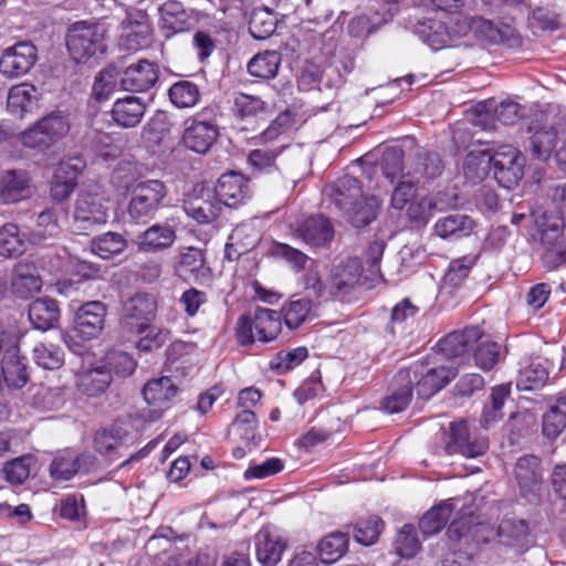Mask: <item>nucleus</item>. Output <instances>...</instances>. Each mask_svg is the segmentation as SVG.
I'll return each mask as SVG.
<instances>
[{
  "instance_id": "f257e3e1",
  "label": "nucleus",
  "mask_w": 566,
  "mask_h": 566,
  "mask_svg": "<svg viewBox=\"0 0 566 566\" xmlns=\"http://www.w3.org/2000/svg\"><path fill=\"white\" fill-rule=\"evenodd\" d=\"M325 195L355 228L370 224L377 216L379 202L375 196H364L360 181L345 175L325 187Z\"/></svg>"
},
{
  "instance_id": "f03ea898",
  "label": "nucleus",
  "mask_w": 566,
  "mask_h": 566,
  "mask_svg": "<svg viewBox=\"0 0 566 566\" xmlns=\"http://www.w3.org/2000/svg\"><path fill=\"white\" fill-rule=\"evenodd\" d=\"M564 221L554 217L537 216L530 232V241L539 254L542 265L547 271L566 266V235Z\"/></svg>"
},
{
  "instance_id": "7ed1b4c3",
  "label": "nucleus",
  "mask_w": 566,
  "mask_h": 566,
  "mask_svg": "<svg viewBox=\"0 0 566 566\" xmlns=\"http://www.w3.org/2000/svg\"><path fill=\"white\" fill-rule=\"evenodd\" d=\"M222 111L210 104L185 120L181 135L184 147L198 155L208 154L220 137Z\"/></svg>"
},
{
  "instance_id": "20e7f679",
  "label": "nucleus",
  "mask_w": 566,
  "mask_h": 566,
  "mask_svg": "<svg viewBox=\"0 0 566 566\" xmlns=\"http://www.w3.org/2000/svg\"><path fill=\"white\" fill-rule=\"evenodd\" d=\"M106 314L107 307L101 301L86 302L77 308L73 326L62 334L64 344L72 353L82 355L84 343L102 334Z\"/></svg>"
},
{
  "instance_id": "39448f33",
  "label": "nucleus",
  "mask_w": 566,
  "mask_h": 566,
  "mask_svg": "<svg viewBox=\"0 0 566 566\" xmlns=\"http://www.w3.org/2000/svg\"><path fill=\"white\" fill-rule=\"evenodd\" d=\"M70 129L69 114L65 111L54 109L22 132L19 139L25 148L45 154L62 142Z\"/></svg>"
},
{
  "instance_id": "423d86ee",
  "label": "nucleus",
  "mask_w": 566,
  "mask_h": 566,
  "mask_svg": "<svg viewBox=\"0 0 566 566\" xmlns=\"http://www.w3.org/2000/svg\"><path fill=\"white\" fill-rule=\"evenodd\" d=\"M281 332V314L277 311L256 306L237 321L235 337L241 346H251L255 340L270 343Z\"/></svg>"
},
{
  "instance_id": "0eeeda50",
  "label": "nucleus",
  "mask_w": 566,
  "mask_h": 566,
  "mask_svg": "<svg viewBox=\"0 0 566 566\" xmlns=\"http://www.w3.org/2000/svg\"><path fill=\"white\" fill-rule=\"evenodd\" d=\"M455 377V370L446 366L432 367L428 361L417 360L398 370V379L409 381L420 399H430Z\"/></svg>"
},
{
  "instance_id": "6e6552de",
  "label": "nucleus",
  "mask_w": 566,
  "mask_h": 566,
  "mask_svg": "<svg viewBox=\"0 0 566 566\" xmlns=\"http://www.w3.org/2000/svg\"><path fill=\"white\" fill-rule=\"evenodd\" d=\"M157 302L146 292H137L122 302L119 331L123 337L132 339L143 335L156 316Z\"/></svg>"
},
{
  "instance_id": "1a4fd4ad",
  "label": "nucleus",
  "mask_w": 566,
  "mask_h": 566,
  "mask_svg": "<svg viewBox=\"0 0 566 566\" xmlns=\"http://www.w3.org/2000/svg\"><path fill=\"white\" fill-rule=\"evenodd\" d=\"M167 193L166 185L158 179L136 184L127 207L129 220L135 223H148L164 206Z\"/></svg>"
},
{
  "instance_id": "9d476101",
  "label": "nucleus",
  "mask_w": 566,
  "mask_h": 566,
  "mask_svg": "<svg viewBox=\"0 0 566 566\" xmlns=\"http://www.w3.org/2000/svg\"><path fill=\"white\" fill-rule=\"evenodd\" d=\"M66 46L73 60L85 62L105 52L104 35L96 23L78 21L69 29Z\"/></svg>"
},
{
  "instance_id": "9b49d317",
  "label": "nucleus",
  "mask_w": 566,
  "mask_h": 566,
  "mask_svg": "<svg viewBox=\"0 0 566 566\" xmlns=\"http://www.w3.org/2000/svg\"><path fill=\"white\" fill-rule=\"evenodd\" d=\"M27 357L20 355V348L13 335L0 331V374L8 387L20 389L29 381Z\"/></svg>"
},
{
  "instance_id": "f8f14e48",
  "label": "nucleus",
  "mask_w": 566,
  "mask_h": 566,
  "mask_svg": "<svg viewBox=\"0 0 566 566\" xmlns=\"http://www.w3.org/2000/svg\"><path fill=\"white\" fill-rule=\"evenodd\" d=\"M413 33L432 50L437 51L450 45L454 39L467 33V25L453 22H443L438 19L427 18L413 25Z\"/></svg>"
},
{
  "instance_id": "ddd939ff",
  "label": "nucleus",
  "mask_w": 566,
  "mask_h": 566,
  "mask_svg": "<svg viewBox=\"0 0 566 566\" xmlns=\"http://www.w3.org/2000/svg\"><path fill=\"white\" fill-rule=\"evenodd\" d=\"M524 155L515 147L505 145L492 155L494 178L503 188L510 189L523 178Z\"/></svg>"
},
{
  "instance_id": "4468645a",
  "label": "nucleus",
  "mask_w": 566,
  "mask_h": 566,
  "mask_svg": "<svg viewBox=\"0 0 566 566\" xmlns=\"http://www.w3.org/2000/svg\"><path fill=\"white\" fill-rule=\"evenodd\" d=\"M449 430L450 436L446 447L449 454L458 453L472 459L484 454L489 449L488 438L471 432L465 420L451 422Z\"/></svg>"
},
{
  "instance_id": "2eb2a0df",
  "label": "nucleus",
  "mask_w": 566,
  "mask_h": 566,
  "mask_svg": "<svg viewBox=\"0 0 566 566\" xmlns=\"http://www.w3.org/2000/svg\"><path fill=\"white\" fill-rule=\"evenodd\" d=\"M38 61V49L30 41L7 48L0 57V73L8 78L28 74Z\"/></svg>"
},
{
  "instance_id": "dca6fc26",
  "label": "nucleus",
  "mask_w": 566,
  "mask_h": 566,
  "mask_svg": "<svg viewBox=\"0 0 566 566\" xmlns=\"http://www.w3.org/2000/svg\"><path fill=\"white\" fill-rule=\"evenodd\" d=\"M107 218V207L101 196L90 192L77 196L73 211V220L77 229L92 230L95 226L105 224Z\"/></svg>"
},
{
  "instance_id": "f3484780",
  "label": "nucleus",
  "mask_w": 566,
  "mask_h": 566,
  "mask_svg": "<svg viewBox=\"0 0 566 566\" xmlns=\"http://www.w3.org/2000/svg\"><path fill=\"white\" fill-rule=\"evenodd\" d=\"M514 474L521 495L531 503L537 502L543 483L539 458L533 454L518 458L514 468Z\"/></svg>"
},
{
  "instance_id": "a211bd4d",
  "label": "nucleus",
  "mask_w": 566,
  "mask_h": 566,
  "mask_svg": "<svg viewBox=\"0 0 566 566\" xmlns=\"http://www.w3.org/2000/svg\"><path fill=\"white\" fill-rule=\"evenodd\" d=\"M119 86L127 92H146L155 86L159 78L158 66L147 60L122 69L118 66Z\"/></svg>"
},
{
  "instance_id": "6ab92c4d",
  "label": "nucleus",
  "mask_w": 566,
  "mask_h": 566,
  "mask_svg": "<svg viewBox=\"0 0 566 566\" xmlns=\"http://www.w3.org/2000/svg\"><path fill=\"white\" fill-rule=\"evenodd\" d=\"M122 45L127 50L137 51L149 45L151 40V23L148 14L143 10L127 13L122 22Z\"/></svg>"
},
{
  "instance_id": "aec40b11",
  "label": "nucleus",
  "mask_w": 566,
  "mask_h": 566,
  "mask_svg": "<svg viewBox=\"0 0 566 566\" xmlns=\"http://www.w3.org/2000/svg\"><path fill=\"white\" fill-rule=\"evenodd\" d=\"M483 336L480 327L470 326L448 334L437 346L446 359L453 360L467 356Z\"/></svg>"
},
{
  "instance_id": "412c9836",
  "label": "nucleus",
  "mask_w": 566,
  "mask_h": 566,
  "mask_svg": "<svg viewBox=\"0 0 566 566\" xmlns=\"http://www.w3.org/2000/svg\"><path fill=\"white\" fill-rule=\"evenodd\" d=\"M212 193L221 202V207H238L249 198L248 180L235 171L223 174L218 179Z\"/></svg>"
},
{
  "instance_id": "4be33fe9",
  "label": "nucleus",
  "mask_w": 566,
  "mask_h": 566,
  "mask_svg": "<svg viewBox=\"0 0 566 566\" xmlns=\"http://www.w3.org/2000/svg\"><path fill=\"white\" fill-rule=\"evenodd\" d=\"M158 10V27L165 39H170L178 33H184L191 29V15L181 2L169 0L163 3Z\"/></svg>"
},
{
  "instance_id": "5701e85b",
  "label": "nucleus",
  "mask_w": 566,
  "mask_h": 566,
  "mask_svg": "<svg viewBox=\"0 0 566 566\" xmlns=\"http://www.w3.org/2000/svg\"><path fill=\"white\" fill-rule=\"evenodd\" d=\"M532 135L530 137L528 151L534 159L546 161L552 154L557 150L556 145L559 139V128L547 122L536 120L530 127Z\"/></svg>"
},
{
  "instance_id": "b1692460",
  "label": "nucleus",
  "mask_w": 566,
  "mask_h": 566,
  "mask_svg": "<svg viewBox=\"0 0 566 566\" xmlns=\"http://www.w3.org/2000/svg\"><path fill=\"white\" fill-rule=\"evenodd\" d=\"M363 263L358 258L347 256L334 264L329 275V287L334 295L349 293L359 282Z\"/></svg>"
},
{
  "instance_id": "393cba45",
  "label": "nucleus",
  "mask_w": 566,
  "mask_h": 566,
  "mask_svg": "<svg viewBox=\"0 0 566 566\" xmlns=\"http://www.w3.org/2000/svg\"><path fill=\"white\" fill-rule=\"evenodd\" d=\"M178 387L168 376L153 378L143 388L145 401L153 408V412L159 418L161 413L171 407L177 396Z\"/></svg>"
},
{
  "instance_id": "a878e982",
  "label": "nucleus",
  "mask_w": 566,
  "mask_h": 566,
  "mask_svg": "<svg viewBox=\"0 0 566 566\" xmlns=\"http://www.w3.org/2000/svg\"><path fill=\"white\" fill-rule=\"evenodd\" d=\"M462 24H465L467 31L470 30L481 42L489 44H505L507 46H514L520 43L518 36L510 27L504 25L503 28H500L492 21L482 17L472 18L469 24L465 22Z\"/></svg>"
},
{
  "instance_id": "bb28decb",
  "label": "nucleus",
  "mask_w": 566,
  "mask_h": 566,
  "mask_svg": "<svg viewBox=\"0 0 566 566\" xmlns=\"http://www.w3.org/2000/svg\"><path fill=\"white\" fill-rule=\"evenodd\" d=\"M185 213L200 224H209L220 216L222 207L211 191L199 196H188L184 199Z\"/></svg>"
},
{
  "instance_id": "cd10ccee",
  "label": "nucleus",
  "mask_w": 566,
  "mask_h": 566,
  "mask_svg": "<svg viewBox=\"0 0 566 566\" xmlns=\"http://www.w3.org/2000/svg\"><path fill=\"white\" fill-rule=\"evenodd\" d=\"M146 109L147 104L143 98L127 95L114 102L111 117L122 128H134L140 124Z\"/></svg>"
},
{
  "instance_id": "c85d7f7f",
  "label": "nucleus",
  "mask_w": 566,
  "mask_h": 566,
  "mask_svg": "<svg viewBox=\"0 0 566 566\" xmlns=\"http://www.w3.org/2000/svg\"><path fill=\"white\" fill-rule=\"evenodd\" d=\"M30 196V177L23 169L6 170L0 175V202L15 203Z\"/></svg>"
},
{
  "instance_id": "c756f323",
  "label": "nucleus",
  "mask_w": 566,
  "mask_h": 566,
  "mask_svg": "<svg viewBox=\"0 0 566 566\" xmlns=\"http://www.w3.org/2000/svg\"><path fill=\"white\" fill-rule=\"evenodd\" d=\"M176 240V232L170 224L155 223L136 238L138 251L156 253L172 245Z\"/></svg>"
},
{
  "instance_id": "7c9ffc66",
  "label": "nucleus",
  "mask_w": 566,
  "mask_h": 566,
  "mask_svg": "<svg viewBox=\"0 0 566 566\" xmlns=\"http://www.w3.org/2000/svg\"><path fill=\"white\" fill-rule=\"evenodd\" d=\"M443 170L444 164L438 153L420 149L415 154L405 177L413 178L417 182L427 181L441 176Z\"/></svg>"
},
{
  "instance_id": "2f4dec72",
  "label": "nucleus",
  "mask_w": 566,
  "mask_h": 566,
  "mask_svg": "<svg viewBox=\"0 0 566 566\" xmlns=\"http://www.w3.org/2000/svg\"><path fill=\"white\" fill-rule=\"evenodd\" d=\"M285 548L286 543L269 527H262L255 535V556L262 566H276Z\"/></svg>"
},
{
  "instance_id": "473e14b6",
  "label": "nucleus",
  "mask_w": 566,
  "mask_h": 566,
  "mask_svg": "<svg viewBox=\"0 0 566 566\" xmlns=\"http://www.w3.org/2000/svg\"><path fill=\"white\" fill-rule=\"evenodd\" d=\"M484 528L485 525L472 512H461L448 526L447 535L452 542L469 545L481 539Z\"/></svg>"
},
{
  "instance_id": "72a5a7b5",
  "label": "nucleus",
  "mask_w": 566,
  "mask_h": 566,
  "mask_svg": "<svg viewBox=\"0 0 566 566\" xmlns=\"http://www.w3.org/2000/svg\"><path fill=\"white\" fill-rule=\"evenodd\" d=\"M28 316L35 329L42 332L52 329L60 318L57 302L50 297H39L29 305Z\"/></svg>"
},
{
  "instance_id": "f704fd0d",
  "label": "nucleus",
  "mask_w": 566,
  "mask_h": 566,
  "mask_svg": "<svg viewBox=\"0 0 566 566\" xmlns=\"http://www.w3.org/2000/svg\"><path fill=\"white\" fill-rule=\"evenodd\" d=\"M172 127V117L157 109L143 126L142 140L147 147H158L170 136Z\"/></svg>"
},
{
  "instance_id": "c9c22d12",
  "label": "nucleus",
  "mask_w": 566,
  "mask_h": 566,
  "mask_svg": "<svg viewBox=\"0 0 566 566\" xmlns=\"http://www.w3.org/2000/svg\"><path fill=\"white\" fill-rule=\"evenodd\" d=\"M205 255L198 248H188L180 254L176 266L178 275L185 280L202 283L209 276V268L205 265Z\"/></svg>"
},
{
  "instance_id": "e433bc0d",
  "label": "nucleus",
  "mask_w": 566,
  "mask_h": 566,
  "mask_svg": "<svg viewBox=\"0 0 566 566\" xmlns=\"http://www.w3.org/2000/svg\"><path fill=\"white\" fill-rule=\"evenodd\" d=\"M298 233L306 244L322 247L334 238V228L322 214L311 216L298 228Z\"/></svg>"
},
{
  "instance_id": "4c0bfd02",
  "label": "nucleus",
  "mask_w": 566,
  "mask_h": 566,
  "mask_svg": "<svg viewBox=\"0 0 566 566\" xmlns=\"http://www.w3.org/2000/svg\"><path fill=\"white\" fill-rule=\"evenodd\" d=\"M455 499H447L431 507L419 521V530L424 536L439 533L457 509Z\"/></svg>"
},
{
  "instance_id": "58836bf2",
  "label": "nucleus",
  "mask_w": 566,
  "mask_h": 566,
  "mask_svg": "<svg viewBox=\"0 0 566 566\" xmlns=\"http://www.w3.org/2000/svg\"><path fill=\"white\" fill-rule=\"evenodd\" d=\"M475 227V221L464 213H450L439 218L434 224V233L442 238H462L469 235Z\"/></svg>"
},
{
  "instance_id": "ea45409f",
  "label": "nucleus",
  "mask_w": 566,
  "mask_h": 566,
  "mask_svg": "<svg viewBox=\"0 0 566 566\" xmlns=\"http://www.w3.org/2000/svg\"><path fill=\"white\" fill-rule=\"evenodd\" d=\"M31 270L35 269L28 263H19L14 269L11 290L19 298H31L42 287V280L39 275L32 273Z\"/></svg>"
},
{
  "instance_id": "a19ab883",
  "label": "nucleus",
  "mask_w": 566,
  "mask_h": 566,
  "mask_svg": "<svg viewBox=\"0 0 566 566\" xmlns=\"http://www.w3.org/2000/svg\"><path fill=\"white\" fill-rule=\"evenodd\" d=\"M547 361L536 357L520 369L516 387L521 391H531L542 388L548 379Z\"/></svg>"
},
{
  "instance_id": "79ce46f5",
  "label": "nucleus",
  "mask_w": 566,
  "mask_h": 566,
  "mask_svg": "<svg viewBox=\"0 0 566 566\" xmlns=\"http://www.w3.org/2000/svg\"><path fill=\"white\" fill-rule=\"evenodd\" d=\"M38 102V88L32 84L22 83L10 88L7 104L12 114L22 117L35 108Z\"/></svg>"
},
{
  "instance_id": "37998d69",
  "label": "nucleus",
  "mask_w": 566,
  "mask_h": 566,
  "mask_svg": "<svg viewBox=\"0 0 566 566\" xmlns=\"http://www.w3.org/2000/svg\"><path fill=\"white\" fill-rule=\"evenodd\" d=\"M412 386L409 381L398 379V371L394 376L388 395L381 401V408L387 413H399L403 411L412 399Z\"/></svg>"
},
{
  "instance_id": "c03bdc74",
  "label": "nucleus",
  "mask_w": 566,
  "mask_h": 566,
  "mask_svg": "<svg viewBox=\"0 0 566 566\" xmlns=\"http://www.w3.org/2000/svg\"><path fill=\"white\" fill-rule=\"evenodd\" d=\"M287 146V144H281L274 148L252 149L248 155V164L252 169V174L256 176L277 171L276 159Z\"/></svg>"
},
{
  "instance_id": "a18cd8bd",
  "label": "nucleus",
  "mask_w": 566,
  "mask_h": 566,
  "mask_svg": "<svg viewBox=\"0 0 566 566\" xmlns=\"http://www.w3.org/2000/svg\"><path fill=\"white\" fill-rule=\"evenodd\" d=\"M492 170V155L485 150H471L463 161V174L465 178L478 184L482 181Z\"/></svg>"
},
{
  "instance_id": "49530a36",
  "label": "nucleus",
  "mask_w": 566,
  "mask_h": 566,
  "mask_svg": "<svg viewBox=\"0 0 566 566\" xmlns=\"http://www.w3.org/2000/svg\"><path fill=\"white\" fill-rule=\"evenodd\" d=\"M348 543V533L334 532L326 535L317 545L321 562L324 564L337 562L346 553Z\"/></svg>"
},
{
  "instance_id": "de8ad7c7",
  "label": "nucleus",
  "mask_w": 566,
  "mask_h": 566,
  "mask_svg": "<svg viewBox=\"0 0 566 566\" xmlns=\"http://www.w3.org/2000/svg\"><path fill=\"white\" fill-rule=\"evenodd\" d=\"M61 233V227L57 222L56 212L53 209H45L36 217L30 234V240L34 244H43L46 240L55 239Z\"/></svg>"
},
{
  "instance_id": "09e8293b",
  "label": "nucleus",
  "mask_w": 566,
  "mask_h": 566,
  "mask_svg": "<svg viewBox=\"0 0 566 566\" xmlns=\"http://www.w3.org/2000/svg\"><path fill=\"white\" fill-rule=\"evenodd\" d=\"M566 428V397H560L543 415L542 431L549 439H556Z\"/></svg>"
},
{
  "instance_id": "8fccbe9b",
  "label": "nucleus",
  "mask_w": 566,
  "mask_h": 566,
  "mask_svg": "<svg viewBox=\"0 0 566 566\" xmlns=\"http://www.w3.org/2000/svg\"><path fill=\"white\" fill-rule=\"evenodd\" d=\"M27 250L24 238L15 223H6L0 228V256L4 259L18 258Z\"/></svg>"
},
{
  "instance_id": "3c124183",
  "label": "nucleus",
  "mask_w": 566,
  "mask_h": 566,
  "mask_svg": "<svg viewBox=\"0 0 566 566\" xmlns=\"http://www.w3.org/2000/svg\"><path fill=\"white\" fill-rule=\"evenodd\" d=\"M127 247V241L120 233L105 232L92 239L91 251L104 260L120 254Z\"/></svg>"
},
{
  "instance_id": "603ef678",
  "label": "nucleus",
  "mask_w": 566,
  "mask_h": 566,
  "mask_svg": "<svg viewBox=\"0 0 566 566\" xmlns=\"http://www.w3.org/2000/svg\"><path fill=\"white\" fill-rule=\"evenodd\" d=\"M280 65L281 54L277 51H265L250 60L248 72L253 77L271 80L277 75Z\"/></svg>"
},
{
  "instance_id": "864d4df0",
  "label": "nucleus",
  "mask_w": 566,
  "mask_h": 566,
  "mask_svg": "<svg viewBox=\"0 0 566 566\" xmlns=\"http://www.w3.org/2000/svg\"><path fill=\"white\" fill-rule=\"evenodd\" d=\"M275 13L268 8H255L249 17V32L255 40L269 39L276 30Z\"/></svg>"
},
{
  "instance_id": "5fc2aeb1",
  "label": "nucleus",
  "mask_w": 566,
  "mask_h": 566,
  "mask_svg": "<svg viewBox=\"0 0 566 566\" xmlns=\"http://www.w3.org/2000/svg\"><path fill=\"white\" fill-rule=\"evenodd\" d=\"M122 443L123 437L116 427L99 429L94 434L95 451L111 461L118 458L117 450Z\"/></svg>"
},
{
  "instance_id": "6e6d98bb",
  "label": "nucleus",
  "mask_w": 566,
  "mask_h": 566,
  "mask_svg": "<svg viewBox=\"0 0 566 566\" xmlns=\"http://www.w3.org/2000/svg\"><path fill=\"white\" fill-rule=\"evenodd\" d=\"M119 85V73L116 64L103 69L95 77L92 95L98 102L107 101Z\"/></svg>"
},
{
  "instance_id": "4d7b16f0",
  "label": "nucleus",
  "mask_w": 566,
  "mask_h": 566,
  "mask_svg": "<svg viewBox=\"0 0 566 566\" xmlns=\"http://www.w3.org/2000/svg\"><path fill=\"white\" fill-rule=\"evenodd\" d=\"M168 96L177 108H189L198 104L201 95L196 83L181 80L169 87Z\"/></svg>"
},
{
  "instance_id": "13d9d810",
  "label": "nucleus",
  "mask_w": 566,
  "mask_h": 566,
  "mask_svg": "<svg viewBox=\"0 0 566 566\" xmlns=\"http://www.w3.org/2000/svg\"><path fill=\"white\" fill-rule=\"evenodd\" d=\"M64 356L63 348L53 343H38L32 350L34 363L48 370H55L62 367Z\"/></svg>"
},
{
  "instance_id": "bf43d9fd",
  "label": "nucleus",
  "mask_w": 566,
  "mask_h": 566,
  "mask_svg": "<svg viewBox=\"0 0 566 566\" xmlns=\"http://www.w3.org/2000/svg\"><path fill=\"white\" fill-rule=\"evenodd\" d=\"M171 333L167 328L158 327L153 324L138 335L129 339L135 344L139 353H151L161 348L167 342L170 340Z\"/></svg>"
},
{
  "instance_id": "052dcab7",
  "label": "nucleus",
  "mask_w": 566,
  "mask_h": 566,
  "mask_svg": "<svg viewBox=\"0 0 566 566\" xmlns=\"http://www.w3.org/2000/svg\"><path fill=\"white\" fill-rule=\"evenodd\" d=\"M308 356V349L304 346L291 350H280L269 363V367L277 375H285L300 366Z\"/></svg>"
},
{
  "instance_id": "680f3d73",
  "label": "nucleus",
  "mask_w": 566,
  "mask_h": 566,
  "mask_svg": "<svg viewBox=\"0 0 566 566\" xmlns=\"http://www.w3.org/2000/svg\"><path fill=\"white\" fill-rule=\"evenodd\" d=\"M478 255H463L452 260L444 274V284L451 289L460 287L469 277L472 268L476 264Z\"/></svg>"
},
{
  "instance_id": "e2e57ef3",
  "label": "nucleus",
  "mask_w": 566,
  "mask_h": 566,
  "mask_svg": "<svg viewBox=\"0 0 566 566\" xmlns=\"http://www.w3.org/2000/svg\"><path fill=\"white\" fill-rule=\"evenodd\" d=\"M258 423L259 421L254 411L251 409H242L237 413L231 427L242 441L255 447L260 441V438L256 436Z\"/></svg>"
},
{
  "instance_id": "0e129e2a",
  "label": "nucleus",
  "mask_w": 566,
  "mask_h": 566,
  "mask_svg": "<svg viewBox=\"0 0 566 566\" xmlns=\"http://www.w3.org/2000/svg\"><path fill=\"white\" fill-rule=\"evenodd\" d=\"M528 533V524L524 520L505 518L499 525V536L505 545L522 546Z\"/></svg>"
},
{
  "instance_id": "69168bd1",
  "label": "nucleus",
  "mask_w": 566,
  "mask_h": 566,
  "mask_svg": "<svg viewBox=\"0 0 566 566\" xmlns=\"http://www.w3.org/2000/svg\"><path fill=\"white\" fill-rule=\"evenodd\" d=\"M76 452L71 449L60 451L50 464V475L56 481H69L78 473L76 463Z\"/></svg>"
},
{
  "instance_id": "338daca9",
  "label": "nucleus",
  "mask_w": 566,
  "mask_h": 566,
  "mask_svg": "<svg viewBox=\"0 0 566 566\" xmlns=\"http://www.w3.org/2000/svg\"><path fill=\"white\" fill-rule=\"evenodd\" d=\"M295 122V114L285 109L281 112L270 125L259 135L258 139L261 144H270L279 140L287 132H290Z\"/></svg>"
},
{
  "instance_id": "774afa93",
  "label": "nucleus",
  "mask_w": 566,
  "mask_h": 566,
  "mask_svg": "<svg viewBox=\"0 0 566 566\" xmlns=\"http://www.w3.org/2000/svg\"><path fill=\"white\" fill-rule=\"evenodd\" d=\"M311 310L312 302L307 298H300L285 304L279 313L287 328L296 329L305 322Z\"/></svg>"
}]
</instances>
